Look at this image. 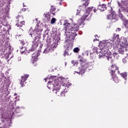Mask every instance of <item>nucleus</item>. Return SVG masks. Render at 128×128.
I'll return each mask as SVG.
<instances>
[{"label":"nucleus","mask_w":128,"mask_h":128,"mask_svg":"<svg viewBox=\"0 0 128 128\" xmlns=\"http://www.w3.org/2000/svg\"><path fill=\"white\" fill-rule=\"evenodd\" d=\"M44 80H45V82H46L48 78H46Z\"/></svg>","instance_id":"nucleus-41"},{"label":"nucleus","mask_w":128,"mask_h":128,"mask_svg":"<svg viewBox=\"0 0 128 128\" xmlns=\"http://www.w3.org/2000/svg\"><path fill=\"white\" fill-rule=\"evenodd\" d=\"M25 10H26V8L22 9L23 12H25Z\"/></svg>","instance_id":"nucleus-40"},{"label":"nucleus","mask_w":128,"mask_h":128,"mask_svg":"<svg viewBox=\"0 0 128 128\" xmlns=\"http://www.w3.org/2000/svg\"><path fill=\"white\" fill-rule=\"evenodd\" d=\"M54 78H56V76H50L49 78V80H54Z\"/></svg>","instance_id":"nucleus-32"},{"label":"nucleus","mask_w":128,"mask_h":128,"mask_svg":"<svg viewBox=\"0 0 128 128\" xmlns=\"http://www.w3.org/2000/svg\"><path fill=\"white\" fill-rule=\"evenodd\" d=\"M72 50V46L70 45H68L66 49L65 50L64 56H68V54H71Z\"/></svg>","instance_id":"nucleus-10"},{"label":"nucleus","mask_w":128,"mask_h":128,"mask_svg":"<svg viewBox=\"0 0 128 128\" xmlns=\"http://www.w3.org/2000/svg\"><path fill=\"white\" fill-rule=\"evenodd\" d=\"M104 50V48H103V50Z\"/></svg>","instance_id":"nucleus-46"},{"label":"nucleus","mask_w":128,"mask_h":128,"mask_svg":"<svg viewBox=\"0 0 128 128\" xmlns=\"http://www.w3.org/2000/svg\"><path fill=\"white\" fill-rule=\"evenodd\" d=\"M18 18H19L18 20V22L17 24H16V26H18V28H22V26H24V24H26V22L24 20L20 22V20H22L24 18L18 16Z\"/></svg>","instance_id":"nucleus-9"},{"label":"nucleus","mask_w":128,"mask_h":128,"mask_svg":"<svg viewBox=\"0 0 128 128\" xmlns=\"http://www.w3.org/2000/svg\"><path fill=\"white\" fill-rule=\"evenodd\" d=\"M96 8H94L93 12H96Z\"/></svg>","instance_id":"nucleus-37"},{"label":"nucleus","mask_w":128,"mask_h":128,"mask_svg":"<svg viewBox=\"0 0 128 128\" xmlns=\"http://www.w3.org/2000/svg\"><path fill=\"white\" fill-rule=\"evenodd\" d=\"M38 30L36 28H35L34 30L30 28L28 32V34L31 36L32 38H33V40H38Z\"/></svg>","instance_id":"nucleus-5"},{"label":"nucleus","mask_w":128,"mask_h":128,"mask_svg":"<svg viewBox=\"0 0 128 128\" xmlns=\"http://www.w3.org/2000/svg\"><path fill=\"white\" fill-rule=\"evenodd\" d=\"M120 75L121 76L122 78H125V80H126V78L128 77V73L124 72L120 74Z\"/></svg>","instance_id":"nucleus-23"},{"label":"nucleus","mask_w":128,"mask_h":128,"mask_svg":"<svg viewBox=\"0 0 128 128\" xmlns=\"http://www.w3.org/2000/svg\"><path fill=\"white\" fill-rule=\"evenodd\" d=\"M113 56L114 58H116V60H118V58H120V56H118V52H114L113 54Z\"/></svg>","instance_id":"nucleus-24"},{"label":"nucleus","mask_w":128,"mask_h":128,"mask_svg":"<svg viewBox=\"0 0 128 128\" xmlns=\"http://www.w3.org/2000/svg\"><path fill=\"white\" fill-rule=\"evenodd\" d=\"M38 46V42H36V40H34L32 44V49L36 50V48Z\"/></svg>","instance_id":"nucleus-18"},{"label":"nucleus","mask_w":128,"mask_h":128,"mask_svg":"<svg viewBox=\"0 0 128 128\" xmlns=\"http://www.w3.org/2000/svg\"><path fill=\"white\" fill-rule=\"evenodd\" d=\"M55 10H56V8H54V6H52L50 10V12H51V14H52V12H54Z\"/></svg>","instance_id":"nucleus-27"},{"label":"nucleus","mask_w":128,"mask_h":128,"mask_svg":"<svg viewBox=\"0 0 128 128\" xmlns=\"http://www.w3.org/2000/svg\"><path fill=\"white\" fill-rule=\"evenodd\" d=\"M73 50H74V52L78 53V52H80V48L76 47V48H74Z\"/></svg>","instance_id":"nucleus-28"},{"label":"nucleus","mask_w":128,"mask_h":128,"mask_svg":"<svg viewBox=\"0 0 128 128\" xmlns=\"http://www.w3.org/2000/svg\"><path fill=\"white\" fill-rule=\"evenodd\" d=\"M52 81L48 82V84H52Z\"/></svg>","instance_id":"nucleus-38"},{"label":"nucleus","mask_w":128,"mask_h":128,"mask_svg":"<svg viewBox=\"0 0 128 128\" xmlns=\"http://www.w3.org/2000/svg\"><path fill=\"white\" fill-rule=\"evenodd\" d=\"M67 91H62L58 90V88H54L53 89L54 94H56L58 96H66V92Z\"/></svg>","instance_id":"nucleus-4"},{"label":"nucleus","mask_w":128,"mask_h":128,"mask_svg":"<svg viewBox=\"0 0 128 128\" xmlns=\"http://www.w3.org/2000/svg\"><path fill=\"white\" fill-rule=\"evenodd\" d=\"M111 76L114 82H116V84H118V82H120V79H118V78L116 76V74H114L113 75L111 74Z\"/></svg>","instance_id":"nucleus-15"},{"label":"nucleus","mask_w":128,"mask_h":128,"mask_svg":"<svg viewBox=\"0 0 128 128\" xmlns=\"http://www.w3.org/2000/svg\"><path fill=\"white\" fill-rule=\"evenodd\" d=\"M108 20H112L116 19V15L114 12L111 13L107 16Z\"/></svg>","instance_id":"nucleus-13"},{"label":"nucleus","mask_w":128,"mask_h":128,"mask_svg":"<svg viewBox=\"0 0 128 128\" xmlns=\"http://www.w3.org/2000/svg\"><path fill=\"white\" fill-rule=\"evenodd\" d=\"M52 47H48L44 49V53L48 54V52H52Z\"/></svg>","instance_id":"nucleus-21"},{"label":"nucleus","mask_w":128,"mask_h":128,"mask_svg":"<svg viewBox=\"0 0 128 128\" xmlns=\"http://www.w3.org/2000/svg\"><path fill=\"white\" fill-rule=\"evenodd\" d=\"M114 40L115 42H120V35H116V34H114Z\"/></svg>","instance_id":"nucleus-22"},{"label":"nucleus","mask_w":128,"mask_h":128,"mask_svg":"<svg viewBox=\"0 0 128 128\" xmlns=\"http://www.w3.org/2000/svg\"><path fill=\"white\" fill-rule=\"evenodd\" d=\"M92 8H94V7H88L86 10V14H85L84 16H85L86 18H88V14H90V12H92Z\"/></svg>","instance_id":"nucleus-16"},{"label":"nucleus","mask_w":128,"mask_h":128,"mask_svg":"<svg viewBox=\"0 0 128 128\" xmlns=\"http://www.w3.org/2000/svg\"><path fill=\"white\" fill-rule=\"evenodd\" d=\"M108 58V60H112V58H110V57H108V58Z\"/></svg>","instance_id":"nucleus-36"},{"label":"nucleus","mask_w":128,"mask_h":128,"mask_svg":"<svg viewBox=\"0 0 128 128\" xmlns=\"http://www.w3.org/2000/svg\"><path fill=\"white\" fill-rule=\"evenodd\" d=\"M120 46V42L115 41L114 44H113V48L115 50H118Z\"/></svg>","instance_id":"nucleus-19"},{"label":"nucleus","mask_w":128,"mask_h":128,"mask_svg":"<svg viewBox=\"0 0 128 128\" xmlns=\"http://www.w3.org/2000/svg\"><path fill=\"white\" fill-rule=\"evenodd\" d=\"M38 52H34L32 54V62L34 64L36 60H38Z\"/></svg>","instance_id":"nucleus-11"},{"label":"nucleus","mask_w":128,"mask_h":128,"mask_svg":"<svg viewBox=\"0 0 128 128\" xmlns=\"http://www.w3.org/2000/svg\"><path fill=\"white\" fill-rule=\"evenodd\" d=\"M44 18H47L48 20H50V15H48V14H44Z\"/></svg>","instance_id":"nucleus-30"},{"label":"nucleus","mask_w":128,"mask_h":128,"mask_svg":"<svg viewBox=\"0 0 128 128\" xmlns=\"http://www.w3.org/2000/svg\"><path fill=\"white\" fill-rule=\"evenodd\" d=\"M56 22V18H52V19L51 20L52 24H55Z\"/></svg>","instance_id":"nucleus-26"},{"label":"nucleus","mask_w":128,"mask_h":128,"mask_svg":"<svg viewBox=\"0 0 128 128\" xmlns=\"http://www.w3.org/2000/svg\"><path fill=\"white\" fill-rule=\"evenodd\" d=\"M84 10V6H79L77 9L76 14H80V12H82V10Z\"/></svg>","instance_id":"nucleus-20"},{"label":"nucleus","mask_w":128,"mask_h":128,"mask_svg":"<svg viewBox=\"0 0 128 128\" xmlns=\"http://www.w3.org/2000/svg\"><path fill=\"white\" fill-rule=\"evenodd\" d=\"M80 62L82 68H80L79 72L75 71L74 72L76 74H78L79 75L81 74L82 76V74L86 72V68L90 66V65H88L90 63L88 62V60L86 59L80 60Z\"/></svg>","instance_id":"nucleus-2"},{"label":"nucleus","mask_w":128,"mask_h":128,"mask_svg":"<svg viewBox=\"0 0 128 128\" xmlns=\"http://www.w3.org/2000/svg\"><path fill=\"white\" fill-rule=\"evenodd\" d=\"M89 2H86L82 6H84V9L86 8V6H88L89 4Z\"/></svg>","instance_id":"nucleus-29"},{"label":"nucleus","mask_w":128,"mask_h":128,"mask_svg":"<svg viewBox=\"0 0 128 128\" xmlns=\"http://www.w3.org/2000/svg\"><path fill=\"white\" fill-rule=\"evenodd\" d=\"M98 8L101 12H104V10H106V5L104 4H100L98 6Z\"/></svg>","instance_id":"nucleus-14"},{"label":"nucleus","mask_w":128,"mask_h":128,"mask_svg":"<svg viewBox=\"0 0 128 128\" xmlns=\"http://www.w3.org/2000/svg\"><path fill=\"white\" fill-rule=\"evenodd\" d=\"M122 62L124 64H126V59H122Z\"/></svg>","instance_id":"nucleus-35"},{"label":"nucleus","mask_w":128,"mask_h":128,"mask_svg":"<svg viewBox=\"0 0 128 128\" xmlns=\"http://www.w3.org/2000/svg\"><path fill=\"white\" fill-rule=\"evenodd\" d=\"M110 74H120V72L118 70V67L116 64H112L110 68Z\"/></svg>","instance_id":"nucleus-3"},{"label":"nucleus","mask_w":128,"mask_h":128,"mask_svg":"<svg viewBox=\"0 0 128 128\" xmlns=\"http://www.w3.org/2000/svg\"><path fill=\"white\" fill-rule=\"evenodd\" d=\"M86 19V17L85 16H83L80 19L78 20V23L70 24L68 22H66L64 24V26H65L64 30H66L65 34L66 36L69 37L70 40H74V32H78V28L80 26L84 24V22Z\"/></svg>","instance_id":"nucleus-1"},{"label":"nucleus","mask_w":128,"mask_h":128,"mask_svg":"<svg viewBox=\"0 0 128 128\" xmlns=\"http://www.w3.org/2000/svg\"><path fill=\"white\" fill-rule=\"evenodd\" d=\"M116 30V32H120V30H122V29H120V28H118Z\"/></svg>","instance_id":"nucleus-34"},{"label":"nucleus","mask_w":128,"mask_h":128,"mask_svg":"<svg viewBox=\"0 0 128 128\" xmlns=\"http://www.w3.org/2000/svg\"><path fill=\"white\" fill-rule=\"evenodd\" d=\"M22 48H23V47H22V48H20V50H22Z\"/></svg>","instance_id":"nucleus-44"},{"label":"nucleus","mask_w":128,"mask_h":128,"mask_svg":"<svg viewBox=\"0 0 128 128\" xmlns=\"http://www.w3.org/2000/svg\"><path fill=\"white\" fill-rule=\"evenodd\" d=\"M28 75H26L24 76H22L21 78V80L20 82V84H21L22 86H24V82L28 79Z\"/></svg>","instance_id":"nucleus-12"},{"label":"nucleus","mask_w":128,"mask_h":128,"mask_svg":"<svg viewBox=\"0 0 128 128\" xmlns=\"http://www.w3.org/2000/svg\"><path fill=\"white\" fill-rule=\"evenodd\" d=\"M62 0H58V1L60 2H62Z\"/></svg>","instance_id":"nucleus-42"},{"label":"nucleus","mask_w":128,"mask_h":128,"mask_svg":"<svg viewBox=\"0 0 128 128\" xmlns=\"http://www.w3.org/2000/svg\"><path fill=\"white\" fill-rule=\"evenodd\" d=\"M110 8H111V10H112V7H110Z\"/></svg>","instance_id":"nucleus-45"},{"label":"nucleus","mask_w":128,"mask_h":128,"mask_svg":"<svg viewBox=\"0 0 128 128\" xmlns=\"http://www.w3.org/2000/svg\"><path fill=\"white\" fill-rule=\"evenodd\" d=\"M104 44L106 45V46L107 48H108L104 52V54H106V52H108V48H112V46H114V42L112 40H110L108 42H106Z\"/></svg>","instance_id":"nucleus-7"},{"label":"nucleus","mask_w":128,"mask_h":128,"mask_svg":"<svg viewBox=\"0 0 128 128\" xmlns=\"http://www.w3.org/2000/svg\"><path fill=\"white\" fill-rule=\"evenodd\" d=\"M90 56L92 60L93 58H94V53L90 54Z\"/></svg>","instance_id":"nucleus-31"},{"label":"nucleus","mask_w":128,"mask_h":128,"mask_svg":"<svg viewBox=\"0 0 128 128\" xmlns=\"http://www.w3.org/2000/svg\"><path fill=\"white\" fill-rule=\"evenodd\" d=\"M20 44H22V46H24V44H26V43L24 41H21Z\"/></svg>","instance_id":"nucleus-33"},{"label":"nucleus","mask_w":128,"mask_h":128,"mask_svg":"<svg viewBox=\"0 0 128 128\" xmlns=\"http://www.w3.org/2000/svg\"><path fill=\"white\" fill-rule=\"evenodd\" d=\"M15 110H16V112L18 114V113L20 112H22V108H20V106H18L17 108H16Z\"/></svg>","instance_id":"nucleus-25"},{"label":"nucleus","mask_w":128,"mask_h":128,"mask_svg":"<svg viewBox=\"0 0 128 128\" xmlns=\"http://www.w3.org/2000/svg\"><path fill=\"white\" fill-rule=\"evenodd\" d=\"M48 88H50V84L48 85Z\"/></svg>","instance_id":"nucleus-43"},{"label":"nucleus","mask_w":128,"mask_h":128,"mask_svg":"<svg viewBox=\"0 0 128 128\" xmlns=\"http://www.w3.org/2000/svg\"><path fill=\"white\" fill-rule=\"evenodd\" d=\"M54 88H58L59 90L66 92V88H68V86H66V84H62L60 86L57 85L56 86V83H54Z\"/></svg>","instance_id":"nucleus-6"},{"label":"nucleus","mask_w":128,"mask_h":128,"mask_svg":"<svg viewBox=\"0 0 128 128\" xmlns=\"http://www.w3.org/2000/svg\"><path fill=\"white\" fill-rule=\"evenodd\" d=\"M126 48L125 47H122L120 46L118 48V52L119 54H124V52L126 50Z\"/></svg>","instance_id":"nucleus-17"},{"label":"nucleus","mask_w":128,"mask_h":128,"mask_svg":"<svg viewBox=\"0 0 128 128\" xmlns=\"http://www.w3.org/2000/svg\"><path fill=\"white\" fill-rule=\"evenodd\" d=\"M120 46L123 48H128V39L126 38H124L122 40H121L120 42Z\"/></svg>","instance_id":"nucleus-8"},{"label":"nucleus","mask_w":128,"mask_h":128,"mask_svg":"<svg viewBox=\"0 0 128 128\" xmlns=\"http://www.w3.org/2000/svg\"><path fill=\"white\" fill-rule=\"evenodd\" d=\"M52 14H54V16H56V13L52 12Z\"/></svg>","instance_id":"nucleus-39"}]
</instances>
